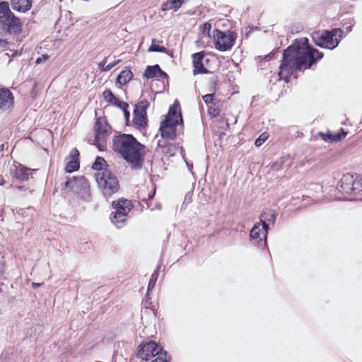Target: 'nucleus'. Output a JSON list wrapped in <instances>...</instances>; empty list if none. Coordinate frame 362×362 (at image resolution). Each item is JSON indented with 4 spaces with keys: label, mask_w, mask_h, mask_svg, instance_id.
I'll return each mask as SVG.
<instances>
[{
    "label": "nucleus",
    "mask_w": 362,
    "mask_h": 362,
    "mask_svg": "<svg viewBox=\"0 0 362 362\" xmlns=\"http://www.w3.org/2000/svg\"><path fill=\"white\" fill-rule=\"evenodd\" d=\"M323 54L308 45V40L303 37L296 40L283 53L282 63L279 66L280 78L288 81L297 71L309 69Z\"/></svg>",
    "instance_id": "nucleus-1"
},
{
    "label": "nucleus",
    "mask_w": 362,
    "mask_h": 362,
    "mask_svg": "<svg viewBox=\"0 0 362 362\" xmlns=\"http://www.w3.org/2000/svg\"><path fill=\"white\" fill-rule=\"evenodd\" d=\"M112 148L128 163L135 167L141 166V151L144 146L131 134L115 136L112 141Z\"/></svg>",
    "instance_id": "nucleus-2"
},
{
    "label": "nucleus",
    "mask_w": 362,
    "mask_h": 362,
    "mask_svg": "<svg viewBox=\"0 0 362 362\" xmlns=\"http://www.w3.org/2000/svg\"><path fill=\"white\" fill-rule=\"evenodd\" d=\"M183 120L179 103L175 100L169 108L168 115L160 122V132L162 138L173 140L176 137V127L182 124Z\"/></svg>",
    "instance_id": "nucleus-3"
},
{
    "label": "nucleus",
    "mask_w": 362,
    "mask_h": 362,
    "mask_svg": "<svg viewBox=\"0 0 362 362\" xmlns=\"http://www.w3.org/2000/svg\"><path fill=\"white\" fill-rule=\"evenodd\" d=\"M23 24L11 11L8 2L0 3V33L18 35L22 32Z\"/></svg>",
    "instance_id": "nucleus-4"
},
{
    "label": "nucleus",
    "mask_w": 362,
    "mask_h": 362,
    "mask_svg": "<svg viewBox=\"0 0 362 362\" xmlns=\"http://www.w3.org/2000/svg\"><path fill=\"white\" fill-rule=\"evenodd\" d=\"M343 30L334 28L332 30H322L313 33L312 38L319 47L333 49L337 47L342 38Z\"/></svg>",
    "instance_id": "nucleus-5"
},
{
    "label": "nucleus",
    "mask_w": 362,
    "mask_h": 362,
    "mask_svg": "<svg viewBox=\"0 0 362 362\" xmlns=\"http://www.w3.org/2000/svg\"><path fill=\"white\" fill-rule=\"evenodd\" d=\"M95 180L105 197L112 196L119 188L117 178L107 169L97 172L95 173Z\"/></svg>",
    "instance_id": "nucleus-6"
},
{
    "label": "nucleus",
    "mask_w": 362,
    "mask_h": 362,
    "mask_svg": "<svg viewBox=\"0 0 362 362\" xmlns=\"http://www.w3.org/2000/svg\"><path fill=\"white\" fill-rule=\"evenodd\" d=\"M65 187L76 194L79 199L86 202L92 200L90 184L86 177H71L65 182Z\"/></svg>",
    "instance_id": "nucleus-7"
},
{
    "label": "nucleus",
    "mask_w": 362,
    "mask_h": 362,
    "mask_svg": "<svg viewBox=\"0 0 362 362\" xmlns=\"http://www.w3.org/2000/svg\"><path fill=\"white\" fill-rule=\"evenodd\" d=\"M237 35L233 31L223 32L215 29L212 31L215 48L221 52L229 50L235 44Z\"/></svg>",
    "instance_id": "nucleus-8"
},
{
    "label": "nucleus",
    "mask_w": 362,
    "mask_h": 362,
    "mask_svg": "<svg viewBox=\"0 0 362 362\" xmlns=\"http://www.w3.org/2000/svg\"><path fill=\"white\" fill-rule=\"evenodd\" d=\"M112 205L115 211L111 214V221L117 228H121L127 221V214L132 209V204L127 199H121L114 202Z\"/></svg>",
    "instance_id": "nucleus-9"
},
{
    "label": "nucleus",
    "mask_w": 362,
    "mask_h": 362,
    "mask_svg": "<svg viewBox=\"0 0 362 362\" xmlns=\"http://www.w3.org/2000/svg\"><path fill=\"white\" fill-rule=\"evenodd\" d=\"M110 129L106 120L103 118H98L95 125V143L94 144L100 151H104L106 148V135Z\"/></svg>",
    "instance_id": "nucleus-10"
},
{
    "label": "nucleus",
    "mask_w": 362,
    "mask_h": 362,
    "mask_svg": "<svg viewBox=\"0 0 362 362\" xmlns=\"http://www.w3.org/2000/svg\"><path fill=\"white\" fill-rule=\"evenodd\" d=\"M163 352L162 347L159 346L155 341H150L139 346L136 356L142 360L148 361Z\"/></svg>",
    "instance_id": "nucleus-11"
},
{
    "label": "nucleus",
    "mask_w": 362,
    "mask_h": 362,
    "mask_svg": "<svg viewBox=\"0 0 362 362\" xmlns=\"http://www.w3.org/2000/svg\"><path fill=\"white\" fill-rule=\"evenodd\" d=\"M268 225L263 221L255 224L250 230V238L254 244L259 247L264 246L267 235Z\"/></svg>",
    "instance_id": "nucleus-12"
},
{
    "label": "nucleus",
    "mask_w": 362,
    "mask_h": 362,
    "mask_svg": "<svg viewBox=\"0 0 362 362\" xmlns=\"http://www.w3.org/2000/svg\"><path fill=\"white\" fill-rule=\"evenodd\" d=\"M340 189L346 194L356 192L362 189V182L360 179H355L353 175H344L340 182Z\"/></svg>",
    "instance_id": "nucleus-13"
},
{
    "label": "nucleus",
    "mask_w": 362,
    "mask_h": 362,
    "mask_svg": "<svg viewBox=\"0 0 362 362\" xmlns=\"http://www.w3.org/2000/svg\"><path fill=\"white\" fill-rule=\"evenodd\" d=\"M149 104L147 100L137 103L134 110V124L139 128H144L147 124L146 109Z\"/></svg>",
    "instance_id": "nucleus-14"
},
{
    "label": "nucleus",
    "mask_w": 362,
    "mask_h": 362,
    "mask_svg": "<svg viewBox=\"0 0 362 362\" xmlns=\"http://www.w3.org/2000/svg\"><path fill=\"white\" fill-rule=\"evenodd\" d=\"M211 28V25L209 23H205L199 27L200 33L197 42H199L202 46H206L209 42V40L212 37Z\"/></svg>",
    "instance_id": "nucleus-15"
},
{
    "label": "nucleus",
    "mask_w": 362,
    "mask_h": 362,
    "mask_svg": "<svg viewBox=\"0 0 362 362\" xmlns=\"http://www.w3.org/2000/svg\"><path fill=\"white\" fill-rule=\"evenodd\" d=\"M13 105V96L8 89L0 90V108L6 110Z\"/></svg>",
    "instance_id": "nucleus-16"
},
{
    "label": "nucleus",
    "mask_w": 362,
    "mask_h": 362,
    "mask_svg": "<svg viewBox=\"0 0 362 362\" xmlns=\"http://www.w3.org/2000/svg\"><path fill=\"white\" fill-rule=\"evenodd\" d=\"M204 54L203 52H197L192 54L194 74H206L207 73L206 69L204 68L203 64Z\"/></svg>",
    "instance_id": "nucleus-17"
},
{
    "label": "nucleus",
    "mask_w": 362,
    "mask_h": 362,
    "mask_svg": "<svg viewBox=\"0 0 362 362\" xmlns=\"http://www.w3.org/2000/svg\"><path fill=\"white\" fill-rule=\"evenodd\" d=\"M12 8L18 12L25 13L32 6L31 0H11Z\"/></svg>",
    "instance_id": "nucleus-18"
},
{
    "label": "nucleus",
    "mask_w": 362,
    "mask_h": 362,
    "mask_svg": "<svg viewBox=\"0 0 362 362\" xmlns=\"http://www.w3.org/2000/svg\"><path fill=\"white\" fill-rule=\"evenodd\" d=\"M13 175L17 179L25 181L30 178L31 175V170L19 165L16 167Z\"/></svg>",
    "instance_id": "nucleus-19"
},
{
    "label": "nucleus",
    "mask_w": 362,
    "mask_h": 362,
    "mask_svg": "<svg viewBox=\"0 0 362 362\" xmlns=\"http://www.w3.org/2000/svg\"><path fill=\"white\" fill-rule=\"evenodd\" d=\"M144 76L148 78H151L156 76L165 77L167 74L161 71L158 65H154L153 66H147Z\"/></svg>",
    "instance_id": "nucleus-20"
},
{
    "label": "nucleus",
    "mask_w": 362,
    "mask_h": 362,
    "mask_svg": "<svg viewBox=\"0 0 362 362\" xmlns=\"http://www.w3.org/2000/svg\"><path fill=\"white\" fill-rule=\"evenodd\" d=\"M133 78V74L130 70H124L117 76L116 85L121 88L126 85Z\"/></svg>",
    "instance_id": "nucleus-21"
},
{
    "label": "nucleus",
    "mask_w": 362,
    "mask_h": 362,
    "mask_svg": "<svg viewBox=\"0 0 362 362\" xmlns=\"http://www.w3.org/2000/svg\"><path fill=\"white\" fill-rule=\"evenodd\" d=\"M321 135H322V139L325 141L337 142V141H341L342 139L345 138V136L347 135V132H346L343 129H341V132L337 133V134H323Z\"/></svg>",
    "instance_id": "nucleus-22"
},
{
    "label": "nucleus",
    "mask_w": 362,
    "mask_h": 362,
    "mask_svg": "<svg viewBox=\"0 0 362 362\" xmlns=\"http://www.w3.org/2000/svg\"><path fill=\"white\" fill-rule=\"evenodd\" d=\"M182 4V0H168L162 6V10L164 11L169 10H174L176 11L181 7Z\"/></svg>",
    "instance_id": "nucleus-23"
},
{
    "label": "nucleus",
    "mask_w": 362,
    "mask_h": 362,
    "mask_svg": "<svg viewBox=\"0 0 362 362\" xmlns=\"http://www.w3.org/2000/svg\"><path fill=\"white\" fill-rule=\"evenodd\" d=\"M79 168V162L78 159H71L69 161L67 162L65 170L67 173H72L74 171H76Z\"/></svg>",
    "instance_id": "nucleus-24"
},
{
    "label": "nucleus",
    "mask_w": 362,
    "mask_h": 362,
    "mask_svg": "<svg viewBox=\"0 0 362 362\" xmlns=\"http://www.w3.org/2000/svg\"><path fill=\"white\" fill-rule=\"evenodd\" d=\"M103 95L104 99L108 103L116 105L118 102V100L115 98V96L110 90H105L103 92Z\"/></svg>",
    "instance_id": "nucleus-25"
},
{
    "label": "nucleus",
    "mask_w": 362,
    "mask_h": 362,
    "mask_svg": "<svg viewBox=\"0 0 362 362\" xmlns=\"http://www.w3.org/2000/svg\"><path fill=\"white\" fill-rule=\"evenodd\" d=\"M148 52H165L166 48L165 47L159 46L156 43V40L153 39L152 42H151V45L148 48Z\"/></svg>",
    "instance_id": "nucleus-26"
},
{
    "label": "nucleus",
    "mask_w": 362,
    "mask_h": 362,
    "mask_svg": "<svg viewBox=\"0 0 362 362\" xmlns=\"http://www.w3.org/2000/svg\"><path fill=\"white\" fill-rule=\"evenodd\" d=\"M106 164V161L105 160L104 158H101V157H98L93 165V168L94 170H98V172L99 171H101V170H103V167Z\"/></svg>",
    "instance_id": "nucleus-27"
},
{
    "label": "nucleus",
    "mask_w": 362,
    "mask_h": 362,
    "mask_svg": "<svg viewBox=\"0 0 362 362\" xmlns=\"http://www.w3.org/2000/svg\"><path fill=\"white\" fill-rule=\"evenodd\" d=\"M269 136L267 133H262V134L259 135V136L255 140V145L257 147L260 146L262 145V144L264 142H265L267 141V139H268Z\"/></svg>",
    "instance_id": "nucleus-28"
},
{
    "label": "nucleus",
    "mask_w": 362,
    "mask_h": 362,
    "mask_svg": "<svg viewBox=\"0 0 362 362\" xmlns=\"http://www.w3.org/2000/svg\"><path fill=\"white\" fill-rule=\"evenodd\" d=\"M158 274L157 272H155L153 274H152L150 281L148 282V291L153 288V287L155 286L156 282L158 279Z\"/></svg>",
    "instance_id": "nucleus-29"
},
{
    "label": "nucleus",
    "mask_w": 362,
    "mask_h": 362,
    "mask_svg": "<svg viewBox=\"0 0 362 362\" xmlns=\"http://www.w3.org/2000/svg\"><path fill=\"white\" fill-rule=\"evenodd\" d=\"M151 362H169V358L167 356V353L164 351L160 355H158V356H156V358Z\"/></svg>",
    "instance_id": "nucleus-30"
},
{
    "label": "nucleus",
    "mask_w": 362,
    "mask_h": 362,
    "mask_svg": "<svg viewBox=\"0 0 362 362\" xmlns=\"http://www.w3.org/2000/svg\"><path fill=\"white\" fill-rule=\"evenodd\" d=\"M203 100L208 105H214L215 103H214V95L212 94H206L203 96Z\"/></svg>",
    "instance_id": "nucleus-31"
},
{
    "label": "nucleus",
    "mask_w": 362,
    "mask_h": 362,
    "mask_svg": "<svg viewBox=\"0 0 362 362\" xmlns=\"http://www.w3.org/2000/svg\"><path fill=\"white\" fill-rule=\"evenodd\" d=\"M208 112L210 115L215 117L219 114V110L216 107H213V105H210L208 107Z\"/></svg>",
    "instance_id": "nucleus-32"
},
{
    "label": "nucleus",
    "mask_w": 362,
    "mask_h": 362,
    "mask_svg": "<svg viewBox=\"0 0 362 362\" xmlns=\"http://www.w3.org/2000/svg\"><path fill=\"white\" fill-rule=\"evenodd\" d=\"M120 62V59L115 60L112 63H110L109 64L106 65L105 68H103V71H108L110 69H112L115 66H116L117 64Z\"/></svg>",
    "instance_id": "nucleus-33"
},
{
    "label": "nucleus",
    "mask_w": 362,
    "mask_h": 362,
    "mask_svg": "<svg viewBox=\"0 0 362 362\" xmlns=\"http://www.w3.org/2000/svg\"><path fill=\"white\" fill-rule=\"evenodd\" d=\"M175 146L173 145H170L166 151L163 150V152L165 154L169 155L170 156H173L175 154Z\"/></svg>",
    "instance_id": "nucleus-34"
},
{
    "label": "nucleus",
    "mask_w": 362,
    "mask_h": 362,
    "mask_svg": "<svg viewBox=\"0 0 362 362\" xmlns=\"http://www.w3.org/2000/svg\"><path fill=\"white\" fill-rule=\"evenodd\" d=\"M121 107L124 109V117H125L126 121L127 122L129 120V116H130L129 112L127 110V107H128V105L126 103H123L122 104Z\"/></svg>",
    "instance_id": "nucleus-35"
},
{
    "label": "nucleus",
    "mask_w": 362,
    "mask_h": 362,
    "mask_svg": "<svg viewBox=\"0 0 362 362\" xmlns=\"http://www.w3.org/2000/svg\"><path fill=\"white\" fill-rule=\"evenodd\" d=\"M79 156V152L76 148H74L70 152V158L71 159H78Z\"/></svg>",
    "instance_id": "nucleus-36"
},
{
    "label": "nucleus",
    "mask_w": 362,
    "mask_h": 362,
    "mask_svg": "<svg viewBox=\"0 0 362 362\" xmlns=\"http://www.w3.org/2000/svg\"><path fill=\"white\" fill-rule=\"evenodd\" d=\"M106 60L107 59H104L102 62H100L99 64H98V66L100 67V69L103 71V68H105L106 66H105V64H106Z\"/></svg>",
    "instance_id": "nucleus-37"
},
{
    "label": "nucleus",
    "mask_w": 362,
    "mask_h": 362,
    "mask_svg": "<svg viewBox=\"0 0 362 362\" xmlns=\"http://www.w3.org/2000/svg\"><path fill=\"white\" fill-rule=\"evenodd\" d=\"M47 59V56H43V60H46ZM42 61V57H39V58L36 60V63H37V64H40Z\"/></svg>",
    "instance_id": "nucleus-38"
},
{
    "label": "nucleus",
    "mask_w": 362,
    "mask_h": 362,
    "mask_svg": "<svg viewBox=\"0 0 362 362\" xmlns=\"http://www.w3.org/2000/svg\"><path fill=\"white\" fill-rule=\"evenodd\" d=\"M42 285V284L40 283H33L32 286L33 288L39 287Z\"/></svg>",
    "instance_id": "nucleus-39"
},
{
    "label": "nucleus",
    "mask_w": 362,
    "mask_h": 362,
    "mask_svg": "<svg viewBox=\"0 0 362 362\" xmlns=\"http://www.w3.org/2000/svg\"><path fill=\"white\" fill-rule=\"evenodd\" d=\"M4 180L3 179H0V185H3L4 184Z\"/></svg>",
    "instance_id": "nucleus-40"
},
{
    "label": "nucleus",
    "mask_w": 362,
    "mask_h": 362,
    "mask_svg": "<svg viewBox=\"0 0 362 362\" xmlns=\"http://www.w3.org/2000/svg\"><path fill=\"white\" fill-rule=\"evenodd\" d=\"M4 42V41L0 39V46L1 45V44Z\"/></svg>",
    "instance_id": "nucleus-41"
}]
</instances>
